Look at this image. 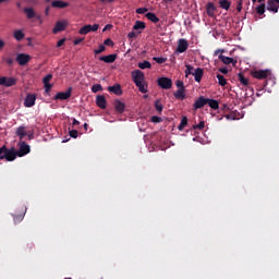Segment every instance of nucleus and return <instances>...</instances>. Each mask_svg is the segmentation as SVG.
<instances>
[{"instance_id":"nucleus-53","label":"nucleus","mask_w":279,"mask_h":279,"mask_svg":"<svg viewBox=\"0 0 279 279\" xmlns=\"http://www.w3.org/2000/svg\"><path fill=\"white\" fill-rule=\"evenodd\" d=\"M64 43H66V39L62 38L57 43V47H62V45H64Z\"/></svg>"},{"instance_id":"nucleus-18","label":"nucleus","mask_w":279,"mask_h":279,"mask_svg":"<svg viewBox=\"0 0 279 279\" xmlns=\"http://www.w3.org/2000/svg\"><path fill=\"white\" fill-rule=\"evenodd\" d=\"M52 8H58L59 10H64V8H69V2H64L62 0H53L51 2Z\"/></svg>"},{"instance_id":"nucleus-25","label":"nucleus","mask_w":279,"mask_h":279,"mask_svg":"<svg viewBox=\"0 0 279 279\" xmlns=\"http://www.w3.org/2000/svg\"><path fill=\"white\" fill-rule=\"evenodd\" d=\"M65 28H66V26H64V23L59 21L56 23L52 32L54 34H59V32H64Z\"/></svg>"},{"instance_id":"nucleus-7","label":"nucleus","mask_w":279,"mask_h":279,"mask_svg":"<svg viewBox=\"0 0 279 279\" xmlns=\"http://www.w3.org/2000/svg\"><path fill=\"white\" fill-rule=\"evenodd\" d=\"M97 29H99V24H87L80 28L78 34H81V36H86V34H90V32H97Z\"/></svg>"},{"instance_id":"nucleus-4","label":"nucleus","mask_w":279,"mask_h":279,"mask_svg":"<svg viewBox=\"0 0 279 279\" xmlns=\"http://www.w3.org/2000/svg\"><path fill=\"white\" fill-rule=\"evenodd\" d=\"M157 84L158 86H160V88H163V90H169L170 88L173 87V81H171V78L169 77H159L157 80Z\"/></svg>"},{"instance_id":"nucleus-55","label":"nucleus","mask_w":279,"mask_h":279,"mask_svg":"<svg viewBox=\"0 0 279 279\" xmlns=\"http://www.w3.org/2000/svg\"><path fill=\"white\" fill-rule=\"evenodd\" d=\"M108 29H112V24H107V25L104 27L102 32H108Z\"/></svg>"},{"instance_id":"nucleus-12","label":"nucleus","mask_w":279,"mask_h":279,"mask_svg":"<svg viewBox=\"0 0 279 279\" xmlns=\"http://www.w3.org/2000/svg\"><path fill=\"white\" fill-rule=\"evenodd\" d=\"M206 104H208V98H206L204 96H199L198 99L195 100V102L193 105V109L199 110L201 108H204V106H206Z\"/></svg>"},{"instance_id":"nucleus-17","label":"nucleus","mask_w":279,"mask_h":279,"mask_svg":"<svg viewBox=\"0 0 279 279\" xmlns=\"http://www.w3.org/2000/svg\"><path fill=\"white\" fill-rule=\"evenodd\" d=\"M100 62H106V64H112V62L117 61V54H109L99 57Z\"/></svg>"},{"instance_id":"nucleus-44","label":"nucleus","mask_w":279,"mask_h":279,"mask_svg":"<svg viewBox=\"0 0 279 279\" xmlns=\"http://www.w3.org/2000/svg\"><path fill=\"white\" fill-rule=\"evenodd\" d=\"M51 80H53V75L47 74V75L44 77L43 83H44V84H49V82H51Z\"/></svg>"},{"instance_id":"nucleus-21","label":"nucleus","mask_w":279,"mask_h":279,"mask_svg":"<svg viewBox=\"0 0 279 279\" xmlns=\"http://www.w3.org/2000/svg\"><path fill=\"white\" fill-rule=\"evenodd\" d=\"M109 93H113V95H123V89H121L120 84H114L113 86L108 87Z\"/></svg>"},{"instance_id":"nucleus-61","label":"nucleus","mask_w":279,"mask_h":279,"mask_svg":"<svg viewBox=\"0 0 279 279\" xmlns=\"http://www.w3.org/2000/svg\"><path fill=\"white\" fill-rule=\"evenodd\" d=\"M49 10H51V7H47V8L45 9V14H46V16H49Z\"/></svg>"},{"instance_id":"nucleus-19","label":"nucleus","mask_w":279,"mask_h":279,"mask_svg":"<svg viewBox=\"0 0 279 279\" xmlns=\"http://www.w3.org/2000/svg\"><path fill=\"white\" fill-rule=\"evenodd\" d=\"M206 12L207 15L210 16V19H214L215 12H217V7H215V3L208 2L206 5Z\"/></svg>"},{"instance_id":"nucleus-14","label":"nucleus","mask_w":279,"mask_h":279,"mask_svg":"<svg viewBox=\"0 0 279 279\" xmlns=\"http://www.w3.org/2000/svg\"><path fill=\"white\" fill-rule=\"evenodd\" d=\"M107 104H108V101L106 100V96L98 95L96 97V106H98V108H100V110H106Z\"/></svg>"},{"instance_id":"nucleus-59","label":"nucleus","mask_w":279,"mask_h":279,"mask_svg":"<svg viewBox=\"0 0 279 279\" xmlns=\"http://www.w3.org/2000/svg\"><path fill=\"white\" fill-rule=\"evenodd\" d=\"M5 47V41H3L2 39H0V50L3 49Z\"/></svg>"},{"instance_id":"nucleus-46","label":"nucleus","mask_w":279,"mask_h":279,"mask_svg":"<svg viewBox=\"0 0 279 279\" xmlns=\"http://www.w3.org/2000/svg\"><path fill=\"white\" fill-rule=\"evenodd\" d=\"M104 45H106L107 47H114V41H112V39L107 38L104 41Z\"/></svg>"},{"instance_id":"nucleus-28","label":"nucleus","mask_w":279,"mask_h":279,"mask_svg":"<svg viewBox=\"0 0 279 279\" xmlns=\"http://www.w3.org/2000/svg\"><path fill=\"white\" fill-rule=\"evenodd\" d=\"M16 135L20 137V141H23V138L27 136V131H25V126H19L16 130Z\"/></svg>"},{"instance_id":"nucleus-26","label":"nucleus","mask_w":279,"mask_h":279,"mask_svg":"<svg viewBox=\"0 0 279 279\" xmlns=\"http://www.w3.org/2000/svg\"><path fill=\"white\" fill-rule=\"evenodd\" d=\"M185 93H186V89H185V88H180V89H178V90L174 93L175 99H181V101L184 100V99L186 98Z\"/></svg>"},{"instance_id":"nucleus-42","label":"nucleus","mask_w":279,"mask_h":279,"mask_svg":"<svg viewBox=\"0 0 279 279\" xmlns=\"http://www.w3.org/2000/svg\"><path fill=\"white\" fill-rule=\"evenodd\" d=\"M151 123H162V118L158 117V116H153L150 118Z\"/></svg>"},{"instance_id":"nucleus-34","label":"nucleus","mask_w":279,"mask_h":279,"mask_svg":"<svg viewBox=\"0 0 279 279\" xmlns=\"http://www.w3.org/2000/svg\"><path fill=\"white\" fill-rule=\"evenodd\" d=\"M219 5L222 10H230V1L229 0H219Z\"/></svg>"},{"instance_id":"nucleus-64","label":"nucleus","mask_w":279,"mask_h":279,"mask_svg":"<svg viewBox=\"0 0 279 279\" xmlns=\"http://www.w3.org/2000/svg\"><path fill=\"white\" fill-rule=\"evenodd\" d=\"M16 8H17L19 10H21L22 3H21V2H16Z\"/></svg>"},{"instance_id":"nucleus-38","label":"nucleus","mask_w":279,"mask_h":279,"mask_svg":"<svg viewBox=\"0 0 279 279\" xmlns=\"http://www.w3.org/2000/svg\"><path fill=\"white\" fill-rule=\"evenodd\" d=\"M100 90H104V86H101V84H94L92 86V93H100Z\"/></svg>"},{"instance_id":"nucleus-22","label":"nucleus","mask_w":279,"mask_h":279,"mask_svg":"<svg viewBox=\"0 0 279 279\" xmlns=\"http://www.w3.org/2000/svg\"><path fill=\"white\" fill-rule=\"evenodd\" d=\"M114 108L119 114H123V112H125V104L119 99L114 101Z\"/></svg>"},{"instance_id":"nucleus-35","label":"nucleus","mask_w":279,"mask_h":279,"mask_svg":"<svg viewBox=\"0 0 279 279\" xmlns=\"http://www.w3.org/2000/svg\"><path fill=\"white\" fill-rule=\"evenodd\" d=\"M195 73V68L191 64L185 65V77H189L190 75H193Z\"/></svg>"},{"instance_id":"nucleus-10","label":"nucleus","mask_w":279,"mask_h":279,"mask_svg":"<svg viewBox=\"0 0 279 279\" xmlns=\"http://www.w3.org/2000/svg\"><path fill=\"white\" fill-rule=\"evenodd\" d=\"M25 108H34L36 106V94H27L24 99Z\"/></svg>"},{"instance_id":"nucleus-30","label":"nucleus","mask_w":279,"mask_h":279,"mask_svg":"<svg viewBox=\"0 0 279 279\" xmlns=\"http://www.w3.org/2000/svg\"><path fill=\"white\" fill-rule=\"evenodd\" d=\"M146 19H148V21H151V23H160V19L156 16V13H146Z\"/></svg>"},{"instance_id":"nucleus-29","label":"nucleus","mask_w":279,"mask_h":279,"mask_svg":"<svg viewBox=\"0 0 279 279\" xmlns=\"http://www.w3.org/2000/svg\"><path fill=\"white\" fill-rule=\"evenodd\" d=\"M207 104H208L209 108H211L213 110H219V101H217L215 99L207 98Z\"/></svg>"},{"instance_id":"nucleus-63","label":"nucleus","mask_w":279,"mask_h":279,"mask_svg":"<svg viewBox=\"0 0 279 279\" xmlns=\"http://www.w3.org/2000/svg\"><path fill=\"white\" fill-rule=\"evenodd\" d=\"M27 1V3H31V4H36V3H38V1L37 0H26Z\"/></svg>"},{"instance_id":"nucleus-16","label":"nucleus","mask_w":279,"mask_h":279,"mask_svg":"<svg viewBox=\"0 0 279 279\" xmlns=\"http://www.w3.org/2000/svg\"><path fill=\"white\" fill-rule=\"evenodd\" d=\"M268 12H274V14H278L279 4H277L274 0L267 1V8Z\"/></svg>"},{"instance_id":"nucleus-1","label":"nucleus","mask_w":279,"mask_h":279,"mask_svg":"<svg viewBox=\"0 0 279 279\" xmlns=\"http://www.w3.org/2000/svg\"><path fill=\"white\" fill-rule=\"evenodd\" d=\"M132 80L135 84V86L138 88L140 93H147V85L144 83L145 82V73L141 70H134L132 72Z\"/></svg>"},{"instance_id":"nucleus-45","label":"nucleus","mask_w":279,"mask_h":279,"mask_svg":"<svg viewBox=\"0 0 279 279\" xmlns=\"http://www.w3.org/2000/svg\"><path fill=\"white\" fill-rule=\"evenodd\" d=\"M243 10V0H238L236 1V11L242 12Z\"/></svg>"},{"instance_id":"nucleus-23","label":"nucleus","mask_w":279,"mask_h":279,"mask_svg":"<svg viewBox=\"0 0 279 279\" xmlns=\"http://www.w3.org/2000/svg\"><path fill=\"white\" fill-rule=\"evenodd\" d=\"M195 78V82H202V78L204 77V69L197 68L194 70V73L192 74Z\"/></svg>"},{"instance_id":"nucleus-60","label":"nucleus","mask_w":279,"mask_h":279,"mask_svg":"<svg viewBox=\"0 0 279 279\" xmlns=\"http://www.w3.org/2000/svg\"><path fill=\"white\" fill-rule=\"evenodd\" d=\"M219 53H223V50L217 49V50L214 52V56H219Z\"/></svg>"},{"instance_id":"nucleus-40","label":"nucleus","mask_w":279,"mask_h":279,"mask_svg":"<svg viewBox=\"0 0 279 279\" xmlns=\"http://www.w3.org/2000/svg\"><path fill=\"white\" fill-rule=\"evenodd\" d=\"M163 109H165V106H162L160 104V100H156L155 101V110H157V112H162Z\"/></svg>"},{"instance_id":"nucleus-5","label":"nucleus","mask_w":279,"mask_h":279,"mask_svg":"<svg viewBox=\"0 0 279 279\" xmlns=\"http://www.w3.org/2000/svg\"><path fill=\"white\" fill-rule=\"evenodd\" d=\"M252 77L255 80H267L269 75H271V71L269 70H255L251 73Z\"/></svg>"},{"instance_id":"nucleus-15","label":"nucleus","mask_w":279,"mask_h":279,"mask_svg":"<svg viewBox=\"0 0 279 279\" xmlns=\"http://www.w3.org/2000/svg\"><path fill=\"white\" fill-rule=\"evenodd\" d=\"M257 3L259 4L255 8V11L258 14V16H263V14H265L267 4H265V0H257Z\"/></svg>"},{"instance_id":"nucleus-32","label":"nucleus","mask_w":279,"mask_h":279,"mask_svg":"<svg viewBox=\"0 0 279 279\" xmlns=\"http://www.w3.org/2000/svg\"><path fill=\"white\" fill-rule=\"evenodd\" d=\"M238 80L242 84V86H248L250 81L243 75V73L238 74Z\"/></svg>"},{"instance_id":"nucleus-47","label":"nucleus","mask_w":279,"mask_h":279,"mask_svg":"<svg viewBox=\"0 0 279 279\" xmlns=\"http://www.w3.org/2000/svg\"><path fill=\"white\" fill-rule=\"evenodd\" d=\"M148 12L147 8H138L136 9V14H146Z\"/></svg>"},{"instance_id":"nucleus-24","label":"nucleus","mask_w":279,"mask_h":279,"mask_svg":"<svg viewBox=\"0 0 279 279\" xmlns=\"http://www.w3.org/2000/svg\"><path fill=\"white\" fill-rule=\"evenodd\" d=\"M23 12L26 14L28 20L35 19L36 16V11H34V8H24Z\"/></svg>"},{"instance_id":"nucleus-56","label":"nucleus","mask_w":279,"mask_h":279,"mask_svg":"<svg viewBox=\"0 0 279 279\" xmlns=\"http://www.w3.org/2000/svg\"><path fill=\"white\" fill-rule=\"evenodd\" d=\"M5 62H7V64L12 65V64H14V59L8 58V59L5 60Z\"/></svg>"},{"instance_id":"nucleus-11","label":"nucleus","mask_w":279,"mask_h":279,"mask_svg":"<svg viewBox=\"0 0 279 279\" xmlns=\"http://www.w3.org/2000/svg\"><path fill=\"white\" fill-rule=\"evenodd\" d=\"M73 90V88L69 87L66 92H60L57 93V95L54 96V100L58 101H64L66 99L71 98V92Z\"/></svg>"},{"instance_id":"nucleus-27","label":"nucleus","mask_w":279,"mask_h":279,"mask_svg":"<svg viewBox=\"0 0 279 279\" xmlns=\"http://www.w3.org/2000/svg\"><path fill=\"white\" fill-rule=\"evenodd\" d=\"M13 38H15V40L21 43V40H23V38H25V33H23V31H21V29H16L13 33Z\"/></svg>"},{"instance_id":"nucleus-39","label":"nucleus","mask_w":279,"mask_h":279,"mask_svg":"<svg viewBox=\"0 0 279 279\" xmlns=\"http://www.w3.org/2000/svg\"><path fill=\"white\" fill-rule=\"evenodd\" d=\"M153 60L157 62V64H165V62H167V58L163 57H154Z\"/></svg>"},{"instance_id":"nucleus-43","label":"nucleus","mask_w":279,"mask_h":279,"mask_svg":"<svg viewBox=\"0 0 279 279\" xmlns=\"http://www.w3.org/2000/svg\"><path fill=\"white\" fill-rule=\"evenodd\" d=\"M205 126H206V123L204 121H201L198 124L194 125L193 129L194 130H204Z\"/></svg>"},{"instance_id":"nucleus-48","label":"nucleus","mask_w":279,"mask_h":279,"mask_svg":"<svg viewBox=\"0 0 279 279\" xmlns=\"http://www.w3.org/2000/svg\"><path fill=\"white\" fill-rule=\"evenodd\" d=\"M77 135H78L77 130H71V131H70V136H71L72 138H77Z\"/></svg>"},{"instance_id":"nucleus-51","label":"nucleus","mask_w":279,"mask_h":279,"mask_svg":"<svg viewBox=\"0 0 279 279\" xmlns=\"http://www.w3.org/2000/svg\"><path fill=\"white\" fill-rule=\"evenodd\" d=\"M219 73H222L223 75H228V68H219Z\"/></svg>"},{"instance_id":"nucleus-52","label":"nucleus","mask_w":279,"mask_h":279,"mask_svg":"<svg viewBox=\"0 0 279 279\" xmlns=\"http://www.w3.org/2000/svg\"><path fill=\"white\" fill-rule=\"evenodd\" d=\"M128 38H136V32L132 31L128 34Z\"/></svg>"},{"instance_id":"nucleus-13","label":"nucleus","mask_w":279,"mask_h":279,"mask_svg":"<svg viewBox=\"0 0 279 279\" xmlns=\"http://www.w3.org/2000/svg\"><path fill=\"white\" fill-rule=\"evenodd\" d=\"M189 49V41L186 39H180L177 47V53H184Z\"/></svg>"},{"instance_id":"nucleus-33","label":"nucleus","mask_w":279,"mask_h":279,"mask_svg":"<svg viewBox=\"0 0 279 279\" xmlns=\"http://www.w3.org/2000/svg\"><path fill=\"white\" fill-rule=\"evenodd\" d=\"M138 69H142V71H145V69H151V63L149 61H143L137 63Z\"/></svg>"},{"instance_id":"nucleus-58","label":"nucleus","mask_w":279,"mask_h":279,"mask_svg":"<svg viewBox=\"0 0 279 279\" xmlns=\"http://www.w3.org/2000/svg\"><path fill=\"white\" fill-rule=\"evenodd\" d=\"M72 121V125H80V121H77L75 118H73Z\"/></svg>"},{"instance_id":"nucleus-37","label":"nucleus","mask_w":279,"mask_h":279,"mask_svg":"<svg viewBox=\"0 0 279 279\" xmlns=\"http://www.w3.org/2000/svg\"><path fill=\"white\" fill-rule=\"evenodd\" d=\"M133 29L135 32H138V29H145V22L136 21L133 26Z\"/></svg>"},{"instance_id":"nucleus-50","label":"nucleus","mask_w":279,"mask_h":279,"mask_svg":"<svg viewBox=\"0 0 279 279\" xmlns=\"http://www.w3.org/2000/svg\"><path fill=\"white\" fill-rule=\"evenodd\" d=\"M175 86H177V88H184V82H182V81H177L175 82Z\"/></svg>"},{"instance_id":"nucleus-41","label":"nucleus","mask_w":279,"mask_h":279,"mask_svg":"<svg viewBox=\"0 0 279 279\" xmlns=\"http://www.w3.org/2000/svg\"><path fill=\"white\" fill-rule=\"evenodd\" d=\"M104 51H106V46L100 45V46L98 47V49H95V50H94V53H95L96 56H99V53H104Z\"/></svg>"},{"instance_id":"nucleus-2","label":"nucleus","mask_w":279,"mask_h":279,"mask_svg":"<svg viewBox=\"0 0 279 279\" xmlns=\"http://www.w3.org/2000/svg\"><path fill=\"white\" fill-rule=\"evenodd\" d=\"M132 80L135 84V86L138 88L140 93H147V85L144 83L145 82V73L141 70H134L132 72Z\"/></svg>"},{"instance_id":"nucleus-8","label":"nucleus","mask_w":279,"mask_h":279,"mask_svg":"<svg viewBox=\"0 0 279 279\" xmlns=\"http://www.w3.org/2000/svg\"><path fill=\"white\" fill-rule=\"evenodd\" d=\"M15 60L17 64H20V66H25L26 64L29 63V60H32V56L22 52L16 56Z\"/></svg>"},{"instance_id":"nucleus-20","label":"nucleus","mask_w":279,"mask_h":279,"mask_svg":"<svg viewBox=\"0 0 279 279\" xmlns=\"http://www.w3.org/2000/svg\"><path fill=\"white\" fill-rule=\"evenodd\" d=\"M219 60H221V62H223L225 64H232V66H236V60H234L233 58L230 57H226L223 54H219Z\"/></svg>"},{"instance_id":"nucleus-36","label":"nucleus","mask_w":279,"mask_h":279,"mask_svg":"<svg viewBox=\"0 0 279 279\" xmlns=\"http://www.w3.org/2000/svg\"><path fill=\"white\" fill-rule=\"evenodd\" d=\"M216 77L218 80L219 86H226L228 84V81L226 80V77L223 75L217 74Z\"/></svg>"},{"instance_id":"nucleus-49","label":"nucleus","mask_w":279,"mask_h":279,"mask_svg":"<svg viewBox=\"0 0 279 279\" xmlns=\"http://www.w3.org/2000/svg\"><path fill=\"white\" fill-rule=\"evenodd\" d=\"M44 86H45V90L46 93H50L51 92V84L50 83H44Z\"/></svg>"},{"instance_id":"nucleus-3","label":"nucleus","mask_w":279,"mask_h":279,"mask_svg":"<svg viewBox=\"0 0 279 279\" xmlns=\"http://www.w3.org/2000/svg\"><path fill=\"white\" fill-rule=\"evenodd\" d=\"M17 156L19 154L16 153L15 147H11L9 149L5 146L0 147V160H7L8 162H13V160H16Z\"/></svg>"},{"instance_id":"nucleus-54","label":"nucleus","mask_w":279,"mask_h":279,"mask_svg":"<svg viewBox=\"0 0 279 279\" xmlns=\"http://www.w3.org/2000/svg\"><path fill=\"white\" fill-rule=\"evenodd\" d=\"M81 43H84V38H76L73 44L74 45H80Z\"/></svg>"},{"instance_id":"nucleus-6","label":"nucleus","mask_w":279,"mask_h":279,"mask_svg":"<svg viewBox=\"0 0 279 279\" xmlns=\"http://www.w3.org/2000/svg\"><path fill=\"white\" fill-rule=\"evenodd\" d=\"M19 147H20L19 150H16L19 158H23V156H27V154L32 151V148L25 142H21L19 144Z\"/></svg>"},{"instance_id":"nucleus-31","label":"nucleus","mask_w":279,"mask_h":279,"mask_svg":"<svg viewBox=\"0 0 279 279\" xmlns=\"http://www.w3.org/2000/svg\"><path fill=\"white\" fill-rule=\"evenodd\" d=\"M187 124H189V118H186L185 116H183L182 119H181V122H180V124H179V126H178V130H179L180 132H182V130H184V128H186Z\"/></svg>"},{"instance_id":"nucleus-62","label":"nucleus","mask_w":279,"mask_h":279,"mask_svg":"<svg viewBox=\"0 0 279 279\" xmlns=\"http://www.w3.org/2000/svg\"><path fill=\"white\" fill-rule=\"evenodd\" d=\"M226 119H228V120L231 119L232 121H234L235 118H234L232 114H227V116H226Z\"/></svg>"},{"instance_id":"nucleus-57","label":"nucleus","mask_w":279,"mask_h":279,"mask_svg":"<svg viewBox=\"0 0 279 279\" xmlns=\"http://www.w3.org/2000/svg\"><path fill=\"white\" fill-rule=\"evenodd\" d=\"M14 221H23V216H15Z\"/></svg>"},{"instance_id":"nucleus-9","label":"nucleus","mask_w":279,"mask_h":279,"mask_svg":"<svg viewBox=\"0 0 279 279\" xmlns=\"http://www.w3.org/2000/svg\"><path fill=\"white\" fill-rule=\"evenodd\" d=\"M0 86H5L7 88H10V86H16V78L0 76Z\"/></svg>"}]
</instances>
